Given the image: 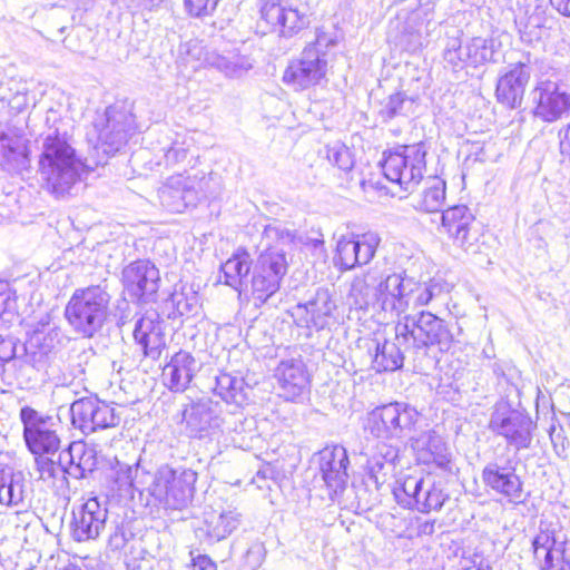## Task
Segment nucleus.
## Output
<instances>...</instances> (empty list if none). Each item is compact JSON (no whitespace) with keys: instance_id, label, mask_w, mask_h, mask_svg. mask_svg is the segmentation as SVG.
I'll use <instances>...</instances> for the list:
<instances>
[{"instance_id":"3c124183","label":"nucleus","mask_w":570,"mask_h":570,"mask_svg":"<svg viewBox=\"0 0 570 570\" xmlns=\"http://www.w3.org/2000/svg\"><path fill=\"white\" fill-rule=\"evenodd\" d=\"M354 244L358 245L360 250L357 254L360 256L362 265L368 264L381 243V237L375 232H366L363 234H357L352 236Z\"/></svg>"},{"instance_id":"864d4df0","label":"nucleus","mask_w":570,"mask_h":570,"mask_svg":"<svg viewBox=\"0 0 570 570\" xmlns=\"http://www.w3.org/2000/svg\"><path fill=\"white\" fill-rule=\"evenodd\" d=\"M198 191V199L204 198H216L222 190L220 178L210 173L206 176L204 173H198L191 177Z\"/></svg>"},{"instance_id":"c9c22d12","label":"nucleus","mask_w":570,"mask_h":570,"mask_svg":"<svg viewBox=\"0 0 570 570\" xmlns=\"http://www.w3.org/2000/svg\"><path fill=\"white\" fill-rule=\"evenodd\" d=\"M245 381L230 373H220L216 376L214 392L226 403L242 405L246 402Z\"/></svg>"},{"instance_id":"473e14b6","label":"nucleus","mask_w":570,"mask_h":570,"mask_svg":"<svg viewBox=\"0 0 570 570\" xmlns=\"http://www.w3.org/2000/svg\"><path fill=\"white\" fill-rule=\"evenodd\" d=\"M24 474L20 470L0 464V504L18 505L24 497Z\"/></svg>"},{"instance_id":"cd10ccee","label":"nucleus","mask_w":570,"mask_h":570,"mask_svg":"<svg viewBox=\"0 0 570 570\" xmlns=\"http://www.w3.org/2000/svg\"><path fill=\"white\" fill-rule=\"evenodd\" d=\"M275 376L279 383L283 396L287 400H295L302 395L308 384L305 364L299 358L281 361L275 370Z\"/></svg>"},{"instance_id":"4c0bfd02","label":"nucleus","mask_w":570,"mask_h":570,"mask_svg":"<svg viewBox=\"0 0 570 570\" xmlns=\"http://www.w3.org/2000/svg\"><path fill=\"white\" fill-rule=\"evenodd\" d=\"M73 470L69 471V475L76 479H82L87 473L92 472L98 464V453L94 444L82 441L73 442Z\"/></svg>"},{"instance_id":"69168bd1","label":"nucleus","mask_w":570,"mask_h":570,"mask_svg":"<svg viewBox=\"0 0 570 570\" xmlns=\"http://www.w3.org/2000/svg\"><path fill=\"white\" fill-rule=\"evenodd\" d=\"M128 541V532L124 524H117L109 535L108 546L112 551L121 550Z\"/></svg>"},{"instance_id":"052dcab7","label":"nucleus","mask_w":570,"mask_h":570,"mask_svg":"<svg viewBox=\"0 0 570 570\" xmlns=\"http://www.w3.org/2000/svg\"><path fill=\"white\" fill-rule=\"evenodd\" d=\"M219 0H184L186 10L195 17L208 16L217 7Z\"/></svg>"},{"instance_id":"f03ea898","label":"nucleus","mask_w":570,"mask_h":570,"mask_svg":"<svg viewBox=\"0 0 570 570\" xmlns=\"http://www.w3.org/2000/svg\"><path fill=\"white\" fill-rule=\"evenodd\" d=\"M442 293L439 282L422 283L405 273H392L377 284L375 299L384 312L405 316L409 309L423 307Z\"/></svg>"},{"instance_id":"72a5a7b5","label":"nucleus","mask_w":570,"mask_h":570,"mask_svg":"<svg viewBox=\"0 0 570 570\" xmlns=\"http://www.w3.org/2000/svg\"><path fill=\"white\" fill-rule=\"evenodd\" d=\"M402 347L404 348V344L397 342L396 338L395 342L377 343L373 357V368L376 372H393L401 368L404 361Z\"/></svg>"},{"instance_id":"8fccbe9b","label":"nucleus","mask_w":570,"mask_h":570,"mask_svg":"<svg viewBox=\"0 0 570 570\" xmlns=\"http://www.w3.org/2000/svg\"><path fill=\"white\" fill-rule=\"evenodd\" d=\"M466 43L463 45L459 37L449 38L444 48L443 58L454 69L470 66V58L466 56Z\"/></svg>"},{"instance_id":"ddd939ff","label":"nucleus","mask_w":570,"mask_h":570,"mask_svg":"<svg viewBox=\"0 0 570 570\" xmlns=\"http://www.w3.org/2000/svg\"><path fill=\"white\" fill-rule=\"evenodd\" d=\"M98 140L104 147V153L118 151L135 131L132 114L122 106H109L104 116L95 122Z\"/></svg>"},{"instance_id":"5fc2aeb1","label":"nucleus","mask_w":570,"mask_h":570,"mask_svg":"<svg viewBox=\"0 0 570 570\" xmlns=\"http://www.w3.org/2000/svg\"><path fill=\"white\" fill-rule=\"evenodd\" d=\"M328 161L343 171H350L354 167V158L348 147L335 142L327 147Z\"/></svg>"},{"instance_id":"423d86ee","label":"nucleus","mask_w":570,"mask_h":570,"mask_svg":"<svg viewBox=\"0 0 570 570\" xmlns=\"http://www.w3.org/2000/svg\"><path fill=\"white\" fill-rule=\"evenodd\" d=\"M392 492L400 505L421 513L440 511L449 500V494L442 485L431 476L401 475L396 479Z\"/></svg>"},{"instance_id":"a211bd4d","label":"nucleus","mask_w":570,"mask_h":570,"mask_svg":"<svg viewBox=\"0 0 570 570\" xmlns=\"http://www.w3.org/2000/svg\"><path fill=\"white\" fill-rule=\"evenodd\" d=\"M187 53L198 62L194 66L195 69L212 67L232 78L242 77L253 67L252 59L237 50L219 52L204 49L198 42H193L188 45Z\"/></svg>"},{"instance_id":"39448f33","label":"nucleus","mask_w":570,"mask_h":570,"mask_svg":"<svg viewBox=\"0 0 570 570\" xmlns=\"http://www.w3.org/2000/svg\"><path fill=\"white\" fill-rule=\"evenodd\" d=\"M394 330L397 342L404 344V351H420L435 345L441 352H446L455 337L444 320L424 311L417 315L403 316Z\"/></svg>"},{"instance_id":"4468645a","label":"nucleus","mask_w":570,"mask_h":570,"mask_svg":"<svg viewBox=\"0 0 570 570\" xmlns=\"http://www.w3.org/2000/svg\"><path fill=\"white\" fill-rule=\"evenodd\" d=\"M530 97L533 116L544 122H554L570 110V94L558 81L538 79Z\"/></svg>"},{"instance_id":"e433bc0d","label":"nucleus","mask_w":570,"mask_h":570,"mask_svg":"<svg viewBox=\"0 0 570 570\" xmlns=\"http://www.w3.org/2000/svg\"><path fill=\"white\" fill-rule=\"evenodd\" d=\"M445 202V181L439 177H430L419 195L415 208L425 213H436Z\"/></svg>"},{"instance_id":"603ef678","label":"nucleus","mask_w":570,"mask_h":570,"mask_svg":"<svg viewBox=\"0 0 570 570\" xmlns=\"http://www.w3.org/2000/svg\"><path fill=\"white\" fill-rule=\"evenodd\" d=\"M258 7L261 20L264 21L271 30H277L285 9L281 0H259Z\"/></svg>"},{"instance_id":"aec40b11","label":"nucleus","mask_w":570,"mask_h":570,"mask_svg":"<svg viewBox=\"0 0 570 570\" xmlns=\"http://www.w3.org/2000/svg\"><path fill=\"white\" fill-rule=\"evenodd\" d=\"M335 308L330 291L318 288L307 302L295 305L291 314L297 326L320 331L328 325Z\"/></svg>"},{"instance_id":"6ab92c4d","label":"nucleus","mask_w":570,"mask_h":570,"mask_svg":"<svg viewBox=\"0 0 570 570\" xmlns=\"http://www.w3.org/2000/svg\"><path fill=\"white\" fill-rule=\"evenodd\" d=\"M122 283L131 297L144 303L153 302L159 289V271L151 262L138 259L122 269Z\"/></svg>"},{"instance_id":"6e6552de","label":"nucleus","mask_w":570,"mask_h":570,"mask_svg":"<svg viewBox=\"0 0 570 570\" xmlns=\"http://www.w3.org/2000/svg\"><path fill=\"white\" fill-rule=\"evenodd\" d=\"M395 18L390 27L401 35L407 50L415 51L424 46L431 33L433 12L429 4L420 0H400Z\"/></svg>"},{"instance_id":"49530a36","label":"nucleus","mask_w":570,"mask_h":570,"mask_svg":"<svg viewBox=\"0 0 570 570\" xmlns=\"http://www.w3.org/2000/svg\"><path fill=\"white\" fill-rule=\"evenodd\" d=\"M309 24V18L305 11L297 8L285 7L278 31L285 37H292Z\"/></svg>"},{"instance_id":"f3484780","label":"nucleus","mask_w":570,"mask_h":570,"mask_svg":"<svg viewBox=\"0 0 570 570\" xmlns=\"http://www.w3.org/2000/svg\"><path fill=\"white\" fill-rule=\"evenodd\" d=\"M183 422L190 436L210 438L218 433L224 424L223 409L218 402L204 397L184 409Z\"/></svg>"},{"instance_id":"79ce46f5","label":"nucleus","mask_w":570,"mask_h":570,"mask_svg":"<svg viewBox=\"0 0 570 570\" xmlns=\"http://www.w3.org/2000/svg\"><path fill=\"white\" fill-rule=\"evenodd\" d=\"M279 278L272 276L271 274L261 272L258 268L254 267L253 277H252V294L259 304H264L267 299L274 295L281 285Z\"/></svg>"},{"instance_id":"412c9836","label":"nucleus","mask_w":570,"mask_h":570,"mask_svg":"<svg viewBox=\"0 0 570 570\" xmlns=\"http://www.w3.org/2000/svg\"><path fill=\"white\" fill-rule=\"evenodd\" d=\"M482 481L485 487L511 503L518 504L524 501L523 483L514 466L490 462L482 470Z\"/></svg>"},{"instance_id":"bf43d9fd","label":"nucleus","mask_w":570,"mask_h":570,"mask_svg":"<svg viewBox=\"0 0 570 570\" xmlns=\"http://www.w3.org/2000/svg\"><path fill=\"white\" fill-rule=\"evenodd\" d=\"M265 556H266V550H265L264 544L259 541H255L248 547V549L244 556V560H245L246 566L250 570H256L264 562Z\"/></svg>"},{"instance_id":"e2e57ef3","label":"nucleus","mask_w":570,"mask_h":570,"mask_svg":"<svg viewBox=\"0 0 570 570\" xmlns=\"http://www.w3.org/2000/svg\"><path fill=\"white\" fill-rule=\"evenodd\" d=\"M566 541L560 547V554L556 558H547L540 563V570H570V562L564 558Z\"/></svg>"},{"instance_id":"4d7b16f0","label":"nucleus","mask_w":570,"mask_h":570,"mask_svg":"<svg viewBox=\"0 0 570 570\" xmlns=\"http://www.w3.org/2000/svg\"><path fill=\"white\" fill-rule=\"evenodd\" d=\"M406 102V96L402 92H396L391 95L382 105L380 110L381 117L389 121L394 117L402 115L403 106Z\"/></svg>"},{"instance_id":"7c9ffc66","label":"nucleus","mask_w":570,"mask_h":570,"mask_svg":"<svg viewBox=\"0 0 570 570\" xmlns=\"http://www.w3.org/2000/svg\"><path fill=\"white\" fill-rule=\"evenodd\" d=\"M242 514L236 509L209 510L204 513L207 537L215 541L226 539L240 524Z\"/></svg>"},{"instance_id":"2f4dec72","label":"nucleus","mask_w":570,"mask_h":570,"mask_svg":"<svg viewBox=\"0 0 570 570\" xmlns=\"http://www.w3.org/2000/svg\"><path fill=\"white\" fill-rule=\"evenodd\" d=\"M365 429L379 439H397L396 402L377 406L370 412Z\"/></svg>"},{"instance_id":"774afa93","label":"nucleus","mask_w":570,"mask_h":570,"mask_svg":"<svg viewBox=\"0 0 570 570\" xmlns=\"http://www.w3.org/2000/svg\"><path fill=\"white\" fill-rule=\"evenodd\" d=\"M412 527L417 537L432 535L435 531V521L416 518Z\"/></svg>"},{"instance_id":"6e6d98bb","label":"nucleus","mask_w":570,"mask_h":570,"mask_svg":"<svg viewBox=\"0 0 570 570\" xmlns=\"http://www.w3.org/2000/svg\"><path fill=\"white\" fill-rule=\"evenodd\" d=\"M95 432L116 426L119 423V416L115 409L106 402L95 399Z\"/></svg>"},{"instance_id":"c03bdc74","label":"nucleus","mask_w":570,"mask_h":570,"mask_svg":"<svg viewBox=\"0 0 570 570\" xmlns=\"http://www.w3.org/2000/svg\"><path fill=\"white\" fill-rule=\"evenodd\" d=\"M375 278L370 273L354 277L351 284L350 296L361 308L367 306L375 298Z\"/></svg>"},{"instance_id":"393cba45","label":"nucleus","mask_w":570,"mask_h":570,"mask_svg":"<svg viewBox=\"0 0 570 570\" xmlns=\"http://www.w3.org/2000/svg\"><path fill=\"white\" fill-rule=\"evenodd\" d=\"M108 479L116 485L117 490L126 494L134 495L138 492L144 495L147 482L150 479V472L140 464V460L134 464H128L115 458L110 461Z\"/></svg>"},{"instance_id":"7ed1b4c3","label":"nucleus","mask_w":570,"mask_h":570,"mask_svg":"<svg viewBox=\"0 0 570 570\" xmlns=\"http://www.w3.org/2000/svg\"><path fill=\"white\" fill-rule=\"evenodd\" d=\"M111 295L102 285L77 288L65 308V317L72 330L91 338L100 332L109 315Z\"/></svg>"},{"instance_id":"37998d69","label":"nucleus","mask_w":570,"mask_h":570,"mask_svg":"<svg viewBox=\"0 0 570 570\" xmlns=\"http://www.w3.org/2000/svg\"><path fill=\"white\" fill-rule=\"evenodd\" d=\"M466 56L470 58V66H482L493 60L494 40L473 37L466 41Z\"/></svg>"},{"instance_id":"1a4fd4ad","label":"nucleus","mask_w":570,"mask_h":570,"mask_svg":"<svg viewBox=\"0 0 570 570\" xmlns=\"http://www.w3.org/2000/svg\"><path fill=\"white\" fill-rule=\"evenodd\" d=\"M296 239L295 229L279 222L268 224L263 232L266 248L258 256L254 267L282 279L287 272L285 247L294 244Z\"/></svg>"},{"instance_id":"5701e85b","label":"nucleus","mask_w":570,"mask_h":570,"mask_svg":"<svg viewBox=\"0 0 570 570\" xmlns=\"http://www.w3.org/2000/svg\"><path fill=\"white\" fill-rule=\"evenodd\" d=\"M530 76L531 70L527 63L514 65L498 80L495 89L498 101L510 109L519 108L523 101Z\"/></svg>"},{"instance_id":"b1692460","label":"nucleus","mask_w":570,"mask_h":570,"mask_svg":"<svg viewBox=\"0 0 570 570\" xmlns=\"http://www.w3.org/2000/svg\"><path fill=\"white\" fill-rule=\"evenodd\" d=\"M411 446L421 463H434L444 471H452L451 452L442 436L435 431L429 430L417 436H411Z\"/></svg>"},{"instance_id":"c756f323","label":"nucleus","mask_w":570,"mask_h":570,"mask_svg":"<svg viewBox=\"0 0 570 570\" xmlns=\"http://www.w3.org/2000/svg\"><path fill=\"white\" fill-rule=\"evenodd\" d=\"M196 370L197 364L194 356L186 351H179L164 367L163 376L171 391L183 392L189 385Z\"/></svg>"},{"instance_id":"bb28decb","label":"nucleus","mask_w":570,"mask_h":570,"mask_svg":"<svg viewBox=\"0 0 570 570\" xmlns=\"http://www.w3.org/2000/svg\"><path fill=\"white\" fill-rule=\"evenodd\" d=\"M134 338L144 356L159 358L166 343L163 322L156 313L146 314L136 322Z\"/></svg>"},{"instance_id":"a18cd8bd","label":"nucleus","mask_w":570,"mask_h":570,"mask_svg":"<svg viewBox=\"0 0 570 570\" xmlns=\"http://www.w3.org/2000/svg\"><path fill=\"white\" fill-rule=\"evenodd\" d=\"M171 303L181 316L197 314L200 303L198 294L188 286H181L171 294Z\"/></svg>"},{"instance_id":"f8f14e48","label":"nucleus","mask_w":570,"mask_h":570,"mask_svg":"<svg viewBox=\"0 0 570 570\" xmlns=\"http://www.w3.org/2000/svg\"><path fill=\"white\" fill-rule=\"evenodd\" d=\"M20 420L23 424V438L28 449L37 455L56 453L60 446L55 419L42 415L30 406L20 410Z\"/></svg>"},{"instance_id":"f257e3e1","label":"nucleus","mask_w":570,"mask_h":570,"mask_svg":"<svg viewBox=\"0 0 570 570\" xmlns=\"http://www.w3.org/2000/svg\"><path fill=\"white\" fill-rule=\"evenodd\" d=\"M63 107H49L46 111V129L42 151L39 158V174L43 188L56 198H66L80 179L83 168L81 159L77 156L70 144L69 122L62 117Z\"/></svg>"},{"instance_id":"20e7f679","label":"nucleus","mask_w":570,"mask_h":570,"mask_svg":"<svg viewBox=\"0 0 570 570\" xmlns=\"http://www.w3.org/2000/svg\"><path fill=\"white\" fill-rule=\"evenodd\" d=\"M197 473L191 469H174L164 464L147 482L146 505L159 504L165 509L183 510L189 505L195 492Z\"/></svg>"},{"instance_id":"13d9d810","label":"nucleus","mask_w":570,"mask_h":570,"mask_svg":"<svg viewBox=\"0 0 570 570\" xmlns=\"http://www.w3.org/2000/svg\"><path fill=\"white\" fill-rule=\"evenodd\" d=\"M189 154V145L186 141H174L165 150L164 159L167 167H175L186 161Z\"/></svg>"},{"instance_id":"c85d7f7f","label":"nucleus","mask_w":570,"mask_h":570,"mask_svg":"<svg viewBox=\"0 0 570 570\" xmlns=\"http://www.w3.org/2000/svg\"><path fill=\"white\" fill-rule=\"evenodd\" d=\"M26 160L24 140L16 127L0 124V167L11 171L19 169Z\"/></svg>"},{"instance_id":"4be33fe9","label":"nucleus","mask_w":570,"mask_h":570,"mask_svg":"<svg viewBox=\"0 0 570 570\" xmlns=\"http://www.w3.org/2000/svg\"><path fill=\"white\" fill-rule=\"evenodd\" d=\"M348 463L347 451L342 445H328L318 452L320 471L327 488L334 492L345 488Z\"/></svg>"},{"instance_id":"a19ab883","label":"nucleus","mask_w":570,"mask_h":570,"mask_svg":"<svg viewBox=\"0 0 570 570\" xmlns=\"http://www.w3.org/2000/svg\"><path fill=\"white\" fill-rule=\"evenodd\" d=\"M396 453L393 450L386 449L384 454L381 452V456L373 455L367 460L366 474L368 480L374 483L376 490H380V488L386 482L389 469L391 468Z\"/></svg>"},{"instance_id":"9b49d317","label":"nucleus","mask_w":570,"mask_h":570,"mask_svg":"<svg viewBox=\"0 0 570 570\" xmlns=\"http://www.w3.org/2000/svg\"><path fill=\"white\" fill-rule=\"evenodd\" d=\"M489 429L505 439L517 451L530 448L535 423L524 412L512 410L507 404L497 405L491 414Z\"/></svg>"},{"instance_id":"2eb2a0df","label":"nucleus","mask_w":570,"mask_h":570,"mask_svg":"<svg viewBox=\"0 0 570 570\" xmlns=\"http://www.w3.org/2000/svg\"><path fill=\"white\" fill-rule=\"evenodd\" d=\"M442 227L453 240V244L468 254H476L480 250V228L470 209L464 205H458L442 212Z\"/></svg>"},{"instance_id":"0eeeda50","label":"nucleus","mask_w":570,"mask_h":570,"mask_svg":"<svg viewBox=\"0 0 570 570\" xmlns=\"http://www.w3.org/2000/svg\"><path fill=\"white\" fill-rule=\"evenodd\" d=\"M426 147L423 142L401 146L385 155L382 169L392 183L404 190H412L423 178L426 169Z\"/></svg>"},{"instance_id":"dca6fc26","label":"nucleus","mask_w":570,"mask_h":570,"mask_svg":"<svg viewBox=\"0 0 570 570\" xmlns=\"http://www.w3.org/2000/svg\"><path fill=\"white\" fill-rule=\"evenodd\" d=\"M108 518L107 501L97 497L87 499L72 510L71 537L77 542L96 540L106 528Z\"/></svg>"},{"instance_id":"9d476101","label":"nucleus","mask_w":570,"mask_h":570,"mask_svg":"<svg viewBox=\"0 0 570 570\" xmlns=\"http://www.w3.org/2000/svg\"><path fill=\"white\" fill-rule=\"evenodd\" d=\"M328 70L327 52H318L314 46H306L299 58L289 62L283 75V82L295 91H303L321 85Z\"/></svg>"},{"instance_id":"ea45409f","label":"nucleus","mask_w":570,"mask_h":570,"mask_svg":"<svg viewBox=\"0 0 570 570\" xmlns=\"http://www.w3.org/2000/svg\"><path fill=\"white\" fill-rule=\"evenodd\" d=\"M563 541L556 535L553 530H540L532 541L535 560L541 563L547 558H557Z\"/></svg>"},{"instance_id":"de8ad7c7","label":"nucleus","mask_w":570,"mask_h":570,"mask_svg":"<svg viewBox=\"0 0 570 570\" xmlns=\"http://www.w3.org/2000/svg\"><path fill=\"white\" fill-rule=\"evenodd\" d=\"M360 250L358 245L354 244L352 237L343 236L336 245V256H337V265L343 271H351L357 266H362L360 256L357 254Z\"/></svg>"},{"instance_id":"680f3d73","label":"nucleus","mask_w":570,"mask_h":570,"mask_svg":"<svg viewBox=\"0 0 570 570\" xmlns=\"http://www.w3.org/2000/svg\"><path fill=\"white\" fill-rule=\"evenodd\" d=\"M17 354V342L13 337L0 335V373L3 372L4 363L13 360Z\"/></svg>"},{"instance_id":"58836bf2","label":"nucleus","mask_w":570,"mask_h":570,"mask_svg":"<svg viewBox=\"0 0 570 570\" xmlns=\"http://www.w3.org/2000/svg\"><path fill=\"white\" fill-rule=\"evenodd\" d=\"M71 423L83 434L95 432V399H80L70 406Z\"/></svg>"},{"instance_id":"338daca9","label":"nucleus","mask_w":570,"mask_h":570,"mask_svg":"<svg viewBox=\"0 0 570 570\" xmlns=\"http://www.w3.org/2000/svg\"><path fill=\"white\" fill-rule=\"evenodd\" d=\"M73 454H75L73 442L70 443L67 449L62 450L58 454L57 464L59 465L61 473L69 474V471L73 470V465H75Z\"/></svg>"},{"instance_id":"f704fd0d","label":"nucleus","mask_w":570,"mask_h":570,"mask_svg":"<svg viewBox=\"0 0 570 570\" xmlns=\"http://www.w3.org/2000/svg\"><path fill=\"white\" fill-rule=\"evenodd\" d=\"M250 258L246 252H237L222 265L224 283L235 289L247 285Z\"/></svg>"},{"instance_id":"09e8293b","label":"nucleus","mask_w":570,"mask_h":570,"mask_svg":"<svg viewBox=\"0 0 570 570\" xmlns=\"http://www.w3.org/2000/svg\"><path fill=\"white\" fill-rule=\"evenodd\" d=\"M397 439L412 436L414 426L420 419V413L411 405L396 402Z\"/></svg>"},{"instance_id":"0e129e2a","label":"nucleus","mask_w":570,"mask_h":570,"mask_svg":"<svg viewBox=\"0 0 570 570\" xmlns=\"http://www.w3.org/2000/svg\"><path fill=\"white\" fill-rule=\"evenodd\" d=\"M37 465L40 472V478L43 480L56 478L59 473H61L57 462L49 458L37 459Z\"/></svg>"},{"instance_id":"a878e982","label":"nucleus","mask_w":570,"mask_h":570,"mask_svg":"<svg viewBox=\"0 0 570 570\" xmlns=\"http://www.w3.org/2000/svg\"><path fill=\"white\" fill-rule=\"evenodd\" d=\"M161 205L170 212L180 213L198 200V191L191 177L181 175L169 177L158 189Z\"/></svg>"}]
</instances>
